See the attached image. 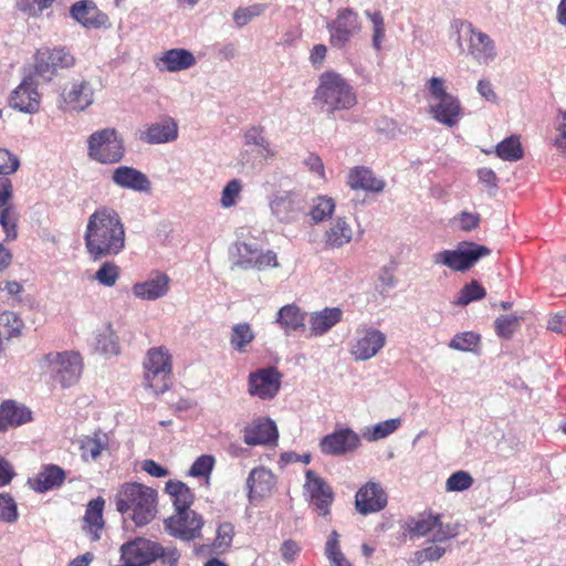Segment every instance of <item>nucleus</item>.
Masks as SVG:
<instances>
[{"instance_id": "774afa93", "label": "nucleus", "mask_w": 566, "mask_h": 566, "mask_svg": "<svg viewBox=\"0 0 566 566\" xmlns=\"http://www.w3.org/2000/svg\"><path fill=\"white\" fill-rule=\"evenodd\" d=\"M217 57L223 61H231L238 55L237 45L233 42L216 43Z\"/></svg>"}, {"instance_id": "ea45409f", "label": "nucleus", "mask_w": 566, "mask_h": 566, "mask_svg": "<svg viewBox=\"0 0 566 566\" xmlns=\"http://www.w3.org/2000/svg\"><path fill=\"white\" fill-rule=\"evenodd\" d=\"M255 334L249 323H239L232 326L230 334L231 347L240 353H247L248 346L254 340Z\"/></svg>"}, {"instance_id": "1a4fd4ad", "label": "nucleus", "mask_w": 566, "mask_h": 566, "mask_svg": "<svg viewBox=\"0 0 566 566\" xmlns=\"http://www.w3.org/2000/svg\"><path fill=\"white\" fill-rule=\"evenodd\" d=\"M271 216L282 224H292L306 216L307 201L297 190H276L269 198Z\"/></svg>"}, {"instance_id": "c03bdc74", "label": "nucleus", "mask_w": 566, "mask_h": 566, "mask_svg": "<svg viewBox=\"0 0 566 566\" xmlns=\"http://www.w3.org/2000/svg\"><path fill=\"white\" fill-rule=\"evenodd\" d=\"M485 295V289L478 281L473 280L460 290L454 304L465 306L471 302L482 300Z\"/></svg>"}, {"instance_id": "5701e85b", "label": "nucleus", "mask_w": 566, "mask_h": 566, "mask_svg": "<svg viewBox=\"0 0 566 566\" xmlns=\"http://www.w3.org/2000/svg\"><path fill=\"white\" fill-rule=\"evenodd\" d=\"M277 437L276 424L269 418H258L243 430V441L248 446L269 444Z\"/></svg>"}, {"instance_id": "4be33fe9", "label": "nucleus", "mask_w": 566, "mask_h": 566, "mask_svg": "<svg viewBox=\"0 0 566 566\" xmlns=\"http://www.w3.org/2000/svg\"><path fill=\"white\" fill-rule=\"evenodd\" d=\"M355 505L364 515L379 512L387 505V495L378 483L368 482L357 491Z\"/></svg>"}, {"instance_id": "72a5a7b5", "label": "nucleus", "mask_w": 566, "mask_h": 566, "mask_svg": "<svg viewBox=\"0 0 566 566\" xmlns=\"http://www.w3.org/2000/svg\"><path fill=\"white\" fill-rule=\"evenodd\" d=\"M244 144L256 148L258 154L264 159H273L276 156L275 149L264 135V127L260 125L249 127L243 135Z\"/></svg>"}, {"instance_id": "b1692460", "label": "nucleus", "mask_w": 566, "mask_h": 566, "mask_svg": "<svg viewBox=\"0 0 566 566\" xmlns=\"http://www.w3.org/2000/svg\"><path fill=\"white\" fill-rule=\"evenodd\" d=\"M275 476L271 470L264 467L253 469L248 479V497L251 503L269 496L275 486Z\"/></svg>"}, {"instance_id": "4468645a", "label": "nucleus", "mask_w": 566, "mask_h": 566, "mask_svg": "<svg viewBox=\"0 0 566 566\" xmlns=\"http://www.w3.org/2000/svg\"><path fill=\"white\" fill-rule=\"evenodd\" d=\"M305 492L310 497L313 509L322 516L329 514V507L334 502V492L331 485L314 471L307 470L305 473Z\"/></svg>"}, {"instance_id": "6e6d98bb", "label": "nucleus", "mask_w": 566, "mask_h": 566, "mask_svg": "<svg viewBox=\"0 0 566 566\" xmlns=\"http://www.w3.org/2000/svg\"><path fill=\"white\" fill-rule=\"evenodd\" d=\"M216 463L214 457L202 454L196 459L189 469V475L193 478H209Z\"/></svg>"}, {"instance_id": "39448f33", "label": "nucleus", "mask_w": 566, "mask_h": 566, "mask_svg": "<svg viewBox=\"0 0 566 566\" xmlns=\"http://www.w3.org/2000/svg\"><path fill=\"white\" fill-rule=\"evenodd\" d=\"M88 159L101 165H115L125 157L123 137L113 127L93 132L86 139Z\"/></svg>"}, {"instance_id": "6ab92c4d", "label": "nucleus", "mask_w": 566, "mask_h": 566, "mask_svg": "<svg viewBox=\"0 0 566 566\" xmlns=\"http://www.w3.org/2000/svg\"><path fill=\"white\" fill-rule=\"evenodd\" d=\"M112 182L120 189L148 193L151 182L146 174L132 166H118L111 175Z\"/></svg>"}, {"instance_id": "f257e3e1", "label": "nucleus", "mask_w": 566, "mask_h": 566, "mask_svg": "<svg viewBox=\"0 0 566 566\" xmlns=\"http://www.w3.org/2000/svg\"><path fill=\"white\" fill-rule=\"evenodd\" d=\"M85 248L93 260L119 254L125 249V228L119 213L112 207H98L87 220Z\"/></svg>"}, {"instance_id": "a19ab883", "label": "nucleus", "mask_w": 566, "mask_h": 566, "mask_svg": "<svg viewBox=\"0 0 566 566\" xmlns=\"http://www.w3.org/2000/svg\"><path fill=\"white\" fill-rule=\"evenodd\" d=\"M496 155L507 161H517L523 157V148L518 136H510L496 146Z\"/></svg>"}, {"instance_id": "9b49d317", "label": "nucleus", "mask_w": 566, "mask_h": 566, "mask_svg": "<svg viewBox=\"0 0 566 566\" xmlns=\"http://www.w3.org/2000/svg\"><path fill=\"white\" fill-rule=\"evenodd\" d=\"M203 523L202 516L191 509L176 511L164 521L166 532L185 542L199 538Z\"/></svg>"}, {"instance_id": "09e8293b", "label": "nucleus", "mask_w": 566, "mask_h": 566, "mask_svg": "<svg viewBox=\"0 0 566 566\" xmlns=\"http://www.w3.org/2000/svg\"><path fill=\"white\" fill-rule=\"evenodd\" d=\"M265 6L255 3L248 7H240L233 12V21L237 28L241 29L250 23L254 18L260 17L265 11Z\"/></svg>"}, {"instance_id": "5fc2aeb1", "label": "nucleus", "mask_w": 566, "mask_h": 566, "mask_svg": "<svg viewBox=\"0 0 566 566\" xmlns=\"http://www.w3.org/2000/svg\"><path fill=\"white\" fill-rule=\"evenodd\" d=\"M473 484V478L467 471H457L452 473L446 482L448 492H462L470 489Z\"/></svg>"}, {"instance_id": "c756f323", "label": "nucleus", "mask_w": 566, "mask_h": 566, "mask_svg": "<svg viewBox=\"0 0 566 566\" xmlns=\"http://www.w3.org/2000/svg\"><path fill=\"white\" fill-rule=\"evenodd\" d=\"M275 323L290 335L305 327V313L297 305L287 304L277 311Z\"/></svg>"}, {"instance_id": "c9c22d12", "label": "nucleus", "mask_w": 566, "mask_h": 566, "mask_svg": "<svg viewBox=\"0 0 566 566\" xmlns=\"http://www.w3.org/2000/svg\"><path fill=\"white\" fill-rule=\"evenodd\" d=\"M108 448V437L104 432H94L92 436H85L80 440L82 458L85 461L96 460L102 451Z\"/></svg>"}, {"instance_id": "338daca9", "label": "nucleus", "mask_w": 566, "mask_h": 566, "mask_svg": "<svg viewBox=\"0 0 566 566\" xmlns=\"http://www.w3.org/2000/svg\"><path fill=\"white\" fill-rule=\"evenodd\" d=\"M444 553H446V548L438 546V545H431V546H428L423 549L416 552L415 557L419 564H422L424 562L438 560L443 556Z\"/></svg>"}, {"instance_id": "37998d69", "label": "nucleus", "mask_w": 566, "mask_h": 566, "mask_svg": "<svg viewBox=\"0 0 566 566\" xmlns=\"http://www.w3.org/2000/svg\"><path fill=\"white\" fill-rule=\"evenodd\" d=\"M154 566H178L181 553L175 545L157 542Z\"/></svg>"}, {"instance_id": "cd10ccee", "label": "nucleus", "mask_w": 566, "mask_h": 566, "mask_svg": "<svg viewBox=\"0 0 566 566\" xmlns=\"http://www.w3.org/2000/svg\"><path fill=\"white\" fill-rule=\"evenodd\" d=\"M347 185L353 190L379 193L386 184L382 179L377 178L370 168L356 166L347 175Z\"/></svg>"}, {"instance_id": "412c9836", "label": "nucleus", "mask_w": 566, "mask_h": 566, "mask_svg": "<svg viewBox=\"0 0 566 566\" xmlns=\"http://www.w3.org/2000/svg\"><path fill=\"white\" fill-rule=\"evenodd\" d=\"M178 123L170 116L163 117L159 122L148 124L140 132V140L149 145L172 143L178 138Z\"/></svg>"}, {"instance_id": "bb28decb", "label": "nucleus", "mask_w": 566, "mask_h": 566, "mask_svg": "<svg viewBox=\"0 0 566 566\" xmlns=\"http://www.w3.org/2000/svg\"><path fill=\"white\" fill-rule=\"evenodd\" d=\"M197 60L191 51L176 48L165 51L156 62L159 70L170 73L180 72L195 66Z\"/></svg>"}, {"instance_id": "c85d7f7f", "label": "nucleus", "mask_w": 566, "mask_h": 566, "mask_svg": "<svg viewBox=\"0 0 566 566\" xmlns=\"http://www.w3.org/2000/svg\"><path fill=\"white\" fill-rule=\"evenodd\" d=\"M343 311L339 307H325L311 314L308 324L311 336H322L340 322Z\"/></svg>"}, {"instance_id": "13d9d810", "label": "nucleus", "mask_w": 566, "mask_h": 566, "mask_svg": "<svg viewBox=\"0 0 566 566\" xmlns=\"http://www.w3.org/2000/svg\"><path fill=\"white\" fill-rule=\"evenodd\" d=\"M20 167L19 158L6 148H0V175L14 174Z\"/></svg>"}, {"instance_id": "20e7f679", "label": "nucleus", "mask_w": 566, "mask_h": 566, "mask_svg": "<svg viewBox=\"0 0 566 566\" xmlns=\"http://www.w3.org/2000/svg\"><path fill=\"white\" fill-rule=\"evenodd\" d=\"M38 366L42 375L63 388L75 385L83 371L81 355L72 350L48 353L40 358Z\"/></svg>"}, {"instance_id": "7ed1b4c3", "label": "nucleus", "mask_w": 566, "mask_h": 566, "mask_svg": "<svg viewBox=\"0 0 566 566\" xmlns=\"http://www.w3.org/2000/svg\"><path fill=\"white\" fill-rule=\"evenodd\" d=\"M313 99L326 113L347 111L357 104L353 86L340 74L332 71L319 76Z\"/></svg>"}, {"instance_id": "7c9ffc66", "label": "nucleus", "mask_w": 566, "mask_h": 566, "mask_svg": "<svg viewBox=\"0 0 566 566\" xmlns=\"http://www.w3.org/2000/svg\"><path fill=\"white\" fill-rule=\"evenodd\" d=\"M64 479L65 472L63 469L54 464H49L43 467L30 483L34 491L43 493L61 486Z\"/></svg>"}, {"instance_id": "a211bd4d", "label": "nucleus", "mask_w": 566, "mask_h": 566, "mask_svg": "<svg viewBox=\"0 0 566 566\" xmlns=\"http://www.w3.org/2000/svg\"><path fill=\"white\" fill-rule=\"evenodd\" d=\"M41 105V96L32 76L25 77L11 93L10 106L27 114H35Z\"/></svg>"}, {"instance_id": "680f3d73", "label": "nucleus", "mask_w": 566, "mask_h": 566, "mask_svg": "<svg viewBox=\"0 0 566 566\" xmlns=\"http://www.w3.org/2000/svg\"><path fill=\"white\" fill-rule=\"evenodd\" d=\"M481 218L479 213H472L462 211L453 218V222L458 224V228L462 231H472L480 224Z\"/></svg>"}, {"instance_id": "79ce46f5", "label": "nucleus", "mask_w": 566, "mask_h": 566, "mask_svg": "<svg viewBox=\"0 0 566 566\" xmlns=\"http://www.w3.org/2000/svg\"><path fill=\"white\" fill-rule=\"evenodd\" d=\"M401 424L400 418H392L385 421H380L369 428L365 433L364 437L368 441H378L381 439L387 438L388 436L392 434L395 431L398 430V428Z\"/></svg>"}, {"instance_id": "423d86ee", "label": "nucleus", "mask_w": 566, "mask_h": 566, "mask_svg": "<svg viewBox=\"0 0 566 566\" xmlns=\"http://www.w3.org/2000/svg\"><path fill=\"white\" fill-rule=\"evenodd\" d=\"M451 31L468 42V54L479 64L489 65L496 57L494 41L489 34L476 29L471 22L462 19H454L450 24Z\"/></svg>"}, {"instance_id": "69168bd1", "label": "nucleus", "mask_w": 566, "mask_h": 566, "mask_svg": "<svg viewBox=\"0 0 566 566\" xmlns=\"http://www.w3.org/2000/svg\"><path fill=\"white\" fill-rule=\"evenodd\" d=\"M233 534L234 527L231 523L226 522L220 524L217 530L214 546L228 548L232 543Z\"/></svg>"}, {"instance_id": "6e6552de", "label": "nucleus", "mask_w": 566, "mask_h": 566, "mask_svg": "<svg viewBox=\"0 0 566 566\" xmlns=\"http://www.w3.org/2000/svg\"><path fill=\"white\" fill-rule=\"evenodd\" d=\"M491 250L472 241H462L455 249L442 250L432 255L436 265H443L455 272L470 270L480 259L488 256Z\"/></svg>"}, {"instance_id": "e433bc0d", "label": "nucleus", "mask_w": 566, "mask_h": 566, "mask_svg": "<svg viewBox=\"0 0 566 566\" xmlns=\"http://www.w3.org/2000/svg\"><path fill=\"white\" fill-rule=\"evenodd\" d=\"M65 101L74 109L84 111L93 103V88L88 82H75L66 93Z\"/></svg>"}, {"instance_id": "49530a36", "label": "nucleus", "mask_w": 566, "mask_h": 566, "mask_svg": "<svg viewBox=\"0 0 566 566\" xmlns=\"http://www.w3.org/2000/svg\"><path fill=\"white\" fill-rule=\"evenodd\" d=\"M243 185L240 179H231L221 191L220 206L222 208L234 207L241 199Z\"/></svg>"}, {"instance_id": "ddd939ff", "label": "nucleus", "mask_w": 566, "mask_h": 566, "mask_svg": "<svg viewBox=\"0 0 566 566\" xmlns=\"http://www.w3.org/2000/svg\"><path fill=\"white\" fill-rule=\"evenodd\" d=\"M234 248L237 259L233 264L240 269L263 271L279 266L276 254L271 250L263 252L245 242H238Z\"/></svg>"}, {"instance_id": "58836bf2", "label": "nucleus", "mask_w": 566, "mask_h": 566, "mask_svg": "<svg viewBox=\"0 0 566 566\" xmlns=\"http://www.w3.org/2000/svg\"><path fill=\"white\" fill-rule=\"evenodd\" d=\"M437 524L438 515L423 513L408 520L405 524V532L412 537H422L431 533Z\"/></svg>"}, {"instance_id": "bf43d9fd", "label": "nucleus", "mask_w": 566, "mask_h": 566, "mask_svg": "<svg viewBox=\"0 0 566 566\" xmlns=\"http://www.w3.org/2000/svg\"><path fill=\"white\" fill-rule=\"evenodd\" d=\"M458 535V526L453 524H443L438 515V524L432 531V542L441 543Z\"/></svg>"}, {"instance_id": "8fccbe9b", "label": "nucleus", "mask_w": 566, "mask_h": 566, "mask_svg": "<svg viewBox=\"0 0 566 566\" xmlns=\"http://www.w3.org/2000/svg\"><path fill=\"white\" fill-rule=\"evenodd\" d=\"M34 72L36 75L49 81L55 74L56 71L54 69L53 62L51 61L49 49H41L35 53Z\"/></svg>"}, {"instance_id": "0eeeda50", "label": "nucleus", "mask_w": 566, "mask_h": 566, "mask_svg": "<svg viewBox=\"0 0 566 566\" xmlns=\"http://www.w3.org/2000/svg\"><path fill=\"white\" fill-rule=\"evenodd\" d=\"M428 91L432 101L429 105L432 117L448 127L455 126L462 114L459 98L447 92L444 81L440 77L428 81Z\"/></svg>"}, {"instance_id": "473e14b6", "label": "nucleus", "mask_w": 566, "mask_h": 566, "mask_svg": "<svg viewBox=\"0 0 566 566\" xmlns=\"http://www.w3.org/2000/svg\"><path fill=\"white\" fill-rule=\"evenodd\" d=\"M105 501L102 497H96L88 502L84 515V528L90 534L92 541L101 538L99 532L104 527L103 510Z\"/></svg>"}, {"instance_id": "f8f14e48", "label": "nucleus", "mask_w": 566, "mask_h": 566, "mask_svg": "<svg viewBox=\"0 0 566 566\" xmlns=\"http://www.w3.org/2000/svg\"><path fill=\"white\" fill-rule=\"evenodd\" d=\"M282 374L269 366L251 371L248 376V392L261 400H271L281 389Z\"/></svg>"}, {"instance_id": "603ef678", "label": "nucleus", "mask_w": 566, "mask_h": 566, "mask_svg": "<svg viewBox=\"0 0 566 566\" xmlns=\"http://www.w3.org/2000/svg\"><path fill=\"white\" fill-rule=\"evenodd\" d=\"M95 347L98 352L105 355H117L119 353L117 337L109 328H106L96 336Z\"/></svg>"}, {"instance_id": "0e129e2a", "label": "nucleus", "mask_w": 566, "mask_h": 566, "mask_svg": "<svg viewBox=\"0 0 566 566\" xmlns=\"http://www.w3.org/2000/svg\"><path fill=\"white\" fill-rule=\"evenodd\" d=\"M557 136L555 138V147L566 156V111H559L556 124Z\"/></svg>"}, {"instance_id": "aec40b11", "label": "nucleus", "mask_w": 566, "mask_h": 566, "mask_svg": "<svg viewBox=\"0 0 566 566\" xmlns=\"http://www.w3.org/2000/svg\"><path fill=\"white\" fill-rule=\"evenodd\" d=\"M169 287V276L164 272L155 271L147 280L133 284L132 293L136 298L143 301H156L166 296Z\"/></svg>"}, {"instance_id": "dca6fc26", "label": "nucleus", "mask_w": 566, "mask_h": 566, "mask_svg": "<svg viewBox=\"0 0 566 566\" xmlns=\"http://www.w3.org/2000/svg\"><path fill=\"white\" fill-rule=\"evenodd\" d=\"M360 444L359 436L350 428H342L323 437L319 449L326 455H344L355 451Z\"/></svg>"}, {"instance_id": "de8ad7c7", "label": "nucleus", "mask_w": 566, "mask_h": 566, "mask_svg": "<svg viewBox=\"0 0 566 566\" xmlns=\"http://www.w3.org/2000/svg\"><path fill=\"white\" fill-rule=\"evenodd\" d=\"M480 344V335L474 332L455 334L449 343V347L460 352H473Z\"/></svg>"}, {"instance_id": "2eb2a0df", "label": "nucleus", "mask_w": 566, "mask_h": 566, "mask_svg": "<svg viewBox=\"0 0 566 566\" xmlns=\"http://www.w3.org/2000/svg\"><path fill=\"white\" fill-rule=\"evenodd\" d=\"M326 28L329 32L331 45L342 49L358 31V15L352 9H342L338 11L336 19L326 24Z\"/></svg>"}, {"instance_id": "f03ea898", "label": "nucleus", "mask_w": 566, "mask_h": 566, "mask_svg": "<svg viewBox=\"0 0 566 566\" xmlns=\"http://www.w3.org/2000/svg\"><path fill=\"white\" fill-rule=\"evenodd\" d=\"M158 493L137 482L122 484L116 493V509L136 526L149 524L157 514Z\"/></svg>"}, {"instance_id": "9d476101", "label": "nucleus", "mask_w": 566, "mask_h": 566, "mask_svg": "<svg viewBox=\"0 0 566 566\" xmlns=\"http://www.w3.org/2000/svg\"><path fill=\"white\" fill-rule=\"evenodd\" d=\"M144 368L146 388L156 395L163 394L169 388L172 367L171 356L167 348L163 346L150 348L146 354Z\"/></svg>"}, {"instance_id": "f704fd0d", "label": "nucleus", "mask_w": 566, "mask_h": 566, "mask_svg": "<svg viewBox=\"0 0 566 566\" xmlns=\"http://www.w3.org/2000/svg\"><path fill=\"white\" fill-rule=\"evenodd\" d=\"M336 209L335 200L327 195H318L307 202L306 216L313 223L318 224L332 218Z\"/></svg>"}, {"instance_id": "393cba45", "label": "nucleus", "mask_w": 566, "mask_h": 566, "mask_svg": "<svg viewBox=\"0 0 566 566\" xmlns=\"http://www.w3.org/2000/svg\"><path fill=\"white\" fill-rule=\"evenodd\" d=\"M354 230L346 217H336L323 233V243L326 249L336 250L350 243Z\"/></svg>"}, {"instance_id": "4d7b16f0", "label": "nucleus", "mask_w": 566, "mask_h": 566, "mask_svg": "<svg viewBox=\"0 0 566 566\" xmlns=\"http://www.w3.org/2000/svg\"><path fill=\"white\" fill-rule=\"evenodd\" d=\"M518 324V317L515 315H501L495 322V329L499 336L510 338Z\"/></svg>"}, {"instance_id": "3c124183", "label": "nucleus", "mask_w": 566, "mask_h": 566, "mask_svg": "<svg viewBox=\"0 0 566 566\" xmlns=\"http://www.w3.org/2000/svg\"><path fill=\"white\" fill-rule=\"evenodd\" d=\"M119 273V266L115 262L107 261L101 265L94 277L101 285L111 287L116 284Z\"/></svg>"}, {"instance_id": "864d4df0", "label": "nucleus", "mask_w": 566, "mask_h": 566, "mask_svg": "<svg viewBox=\"0 0 566 566\" xmlns=\"http://www.w3.org/2000/svg\"><path fill=\"white\" fill-rule=\"evenodd\" d=\"M17 221L18 214L13 207L0 209V224L6 233L7 240H14L17 238Z\"/></svg>"}, {"instance_id": "2f4dec72", "label": "nucleus", "mask_w": 566, "mask_h": 566, "mask_svg": "<svg viewBox=\"0 0 566 566\" xmlns=\"http://www.w3.org/2000/svg\"><path fill=\"white\" fill-rule=\"evenodd\" d=\"M31 420V411L13 400H7L0 406V430L8 427L21 426Z\"/></svg>"}, {"instance_id": "a878e982", "label": "nucleus", "mask_w": 566, "mask_h": 566, "mask_svg": "<svg viewBox=\"0 0 566 566\" xmlns=\"http://www.w3.org/2000/svg\"><path fill=\"white\" fill-rule=\"evenodd\" d=\"M71 15L84 28L98 29L105 27L108 18L101 12L93 1L81 0L71 7Z\"/></svg>"}, {"instance_id": "4c0bfd02", "label": "nucleus", "mask_w": 566, "mask_h": 566, "mask_svg": "<svg viewBox=\"0 0 566 566\" xmlns=\"http://www.w3.org/2000/svg\"><path fill=\"white\" fill-rule=\"evenodd\" d=\"M165 489L171 496L176 511L190 509L195 496L187 484L181 481L169 480L166 482Z\"/></svg>"}, {"instance_id": "a18cd8bd", "label": "nucleus", "mask_w": 566, "mask_h": 566, "mask_svg": "<svg viewBox=\"0 0 566 566\" xmlns=\"http://www.w3.org/2000/svg\"><path fill=\"white\" fill-rule=\"evenodd\" d=\"M19 520L18 503L7 492L0 493V523L14 524Z\"/></svg>"}, {"instance_id": "f3484780", "label": "nucleus", "mask_w": 566, "mask_h": 566, "mask_svg": "<svg viewBox=\"0 0 566 566\" xmlns=\"http://www.w3.org/2000/svg\"><path fill=\"white\" fill-rule=\"evenodd\" d=\"M386 339V335L379 329L373 327L358 329L350 354L356 360H368L380 352Z\"/></svg>"}, {"instance_id": "e2e57ef3", "label": "nucleus", "mask_w": 566, "mask_h": 566, "mask_svg": "<svg viewBox=\"0 0 566 566\" xmlns=\"http://www.w3.org/2000/svg\"><path fill=\"white\" fill-rule=\"evenodd\" d=\"M49 54L51 55L55 71L71 67L75 61L73 55L63 48L49 50Z\"/></svg>"}, {"instance_id": "052dcab7", "label": "nucleus", "mask_w": 566, "mask_h": 566, "mask_svg": "<svg viewBox=\"0 0 566 566\" xmlns=\"http://www.w3.org/2000/svg\"><path fill=\"white\" fill-rule=\"evenodd\" d=\"M54 0H19L17 8L30 15H39L44 9L49 8Z\"/></svg>"}]
</instances>
